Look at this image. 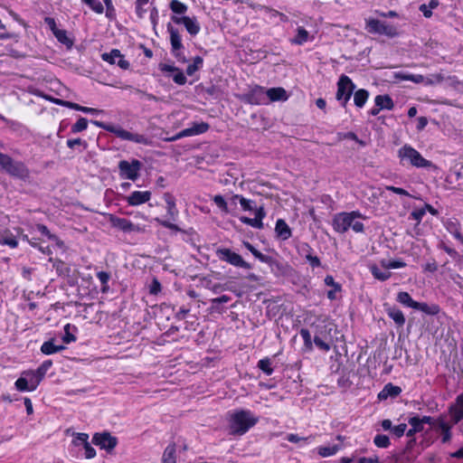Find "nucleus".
<instances>
[{
    "label": "nucleus",
    "instance_id": "nucleus-10",
    "mask_svg": "<svg viewBox=\"0 0 463 463\" xmlns=\"http://www.w3.org/2000/svg\"><path fill=\"white\" fill-rule=\"evenodd\" d=\"M9 175L21 180H25L29 177L30 172L26 165L20 161H14L13 158L8 164L7 168L5 171Z\"/></svg>",
    "mask_w": 463,
    "mask_h": 463
},
{
    "label": "nucleus",
    "instance_id": "nucleus-15",
    "mask_svg": "<svg viewBox=\"0 0 463 463\" xmlns=\"http://www.w3.org/2000/svg\"><path fill=\"white\" fill-rule=\"evenodd\" d=\"M151 198L149 191H135L126 197V201L131 206H137L148 202Z\"/></svg>",
    "mask_w": 463,
    "mask_h": 463
},
{
    "label": "nucleus",
    "instance_id": "nucleus-19",
    "mask_svg": "<svg viewBox=\"0 0 463 463\" xmlns=\"http://www.w3.org/2000/svg\"><path fill=\"white\" fill-rule=\"evenodd\" d=\"M275 232L282 241L289 239L292 235L291 229L283 219H279L276 222Z\"/></svg>",
    "mask_w": 463,
    "mask_h": 463
},
{
    "label": "nucleus",
    "instance_id": "nucleus-28",
    "mask_svg": "<svg viewBox=\"0 0 463 463\" xmlns=\"http://www.w3.org/2000/svg\"><path fill=\"white\" fill-rule=\"evenodd\" d=\"M65 349L64 345H56L53 343V339L44 342L41 346V352L46 355H50Z\"/></svg>",
    "mask_w": 463,
    "mask_h": 463
},
{
    "label": "nucleus",
    "instance_id": "nucleus-7",
    "mask_svg": "<svg viewBox=\"0 0 463 463\" xmlns=\"http://www.w3.org/2000/svg\"><path fill=\"white\" fill-rule=\"evenodd\" d=\"M216 255L221 260L228 262L234 267L243 268L247 269H251V265L250 263L243 260L241 255H239L236 252H233L230 249H218L216 250Z\"/></svg>",
    "mask_w": 463,
    "mask_h": 463
},
{
    "label": "nucleus",
    "instance_id": "nucleus-4",
    "mask_svg": "<svg viewBox=\"0 0 463 463\" xmlns=\"http://www.w3.org/2000/svg\"><path fill=\"white\" fill-rule=\"evenodd\" d=\"M91 123L99 128H101L110 132V133H113L118 137H119L123 140H128V141H132L137 144H143V145L149 144L148 138L144 135L131 133L128 130L123 129L120 127L109 125L102 121L91 120Z\"/></svg>",
    "mask_w": 463,
    "mask_h": 463
},
{
    "label": "nucleus",
    "instance_id": "nucleus-5",
    "mask_svg": "<svg viewBox=\"0 0 463 463\" xmlns=\"http://www.w3.org/2000/svg\"><path fill=\"white\" fill-rule=\"evenodd\" d=\"M366 29L371 33L383 34L388 37L398 35L397 28L377 19H369L366 21Z\"/></svg>",
    "mask_w": 463,
    "mask_h": 463
},
{
    "label": "nucleus",
    "instance_id": "nucleus-9",
    "mask_svg": "<svg viewBox=\"0 0 463 463\" xmlns=\"http://www.w3.org/2000/svg\"><path fill=\"white\" fill-rule=\"evenodd\" d=\"M243 99L251 105L267 104V91L263 87L255 86L244 95Z\"/></svg>",
    "mask_w": 463,
    "mask_h": 463
},
{
    "label": "nucleus",
    "instance_id": "nucleus-29",
    "mask_svg": "<svg viewBox=\"0 0 463 463\" xmlns=\"http://www.w3.org/2000/svg\"><path fill=\"white\" fill-rule=\"evenodd\" d=\"M302 250L305 252V258L312 268H318L321 266V261L318 257L312 254V249L307 243L302 246Z\"/></svg>",
    "mask_w": 463,
    "mask_h": 463
},
{
    "label": "nucleus",
    "instance_id": "nucleus-54",
    "mask_svg": "<svg viewBox=\"0 0 463 463\" xmlns=\"http://www.w3.org/2000/svg\"><path fill=\"white\" fill-rule=\"evenodd\" d=\"M408 422L413 428L414 431L420 432L423 430V424L420 421V418L417 416L411 417L409 419Z\"/></svg>",
    "mask_w": 463,
    "mask_h": 463
},
{
    "label": "nucleus",
    "instance_id": "nucleus-27",
    "mask_svg": "<svg viewBox=\"0 0 463 463\" xmlns=\"http://www.w3.org/2000/svg\"><path fill=\"white\" fill-rule=\"evenodd\" d=\"M375 106L381 109H392L394 103L389 95H377L374 99Z\"/></svg>",
    "mask_w": 463,
    "mask_h": 463
},
{
    "label": "nucleus",
    "instance_id": "nucleus-26",
    "mask_svg": "<svg viewBox=\"0 0 463 463\" xmlns=\"http://www.w3.org/2000/svg\"><path fill=\"white\" fill-rule=\"evenodd\" d=\"M0 243L11 248H15L18 244L15 236L6 229H0Z\"/></svg>",
    "mask_w": 463,
    "mask_h": 463
},
{
    "label": "nucleus",
    "instance_id": "nucleus-60",
    "mask_svg": "<svg viewBox=\"0 0 463 463\" xmlns=\"http://www.w3.org/2000/svg\"><path fill=\"white\" fill-rule=\"evenodd\" d=\"M66 144L69 148H74L75 146H83L85 149L88 146L87 142L85 140H82L81 138L68 139Z\"/></svg>",
    "mask_w": 463,
    "mask_h": 463
},
{
    "label": "nucleus",
    "instance_id": "nucleus-2",
    "mask_svg": "<svg viewBox=\"0 0 463 463\" xmlns=\"http://www.w3.org/2000/svg\"><path fill=\"white\" fill-rule=\"evenodd\" d=\"M360 217H362L361 213L355 211L338 213L333 219L334 230L337 232L345 233L352 228L355 232H363L364 230V223L355 221L356 218Z\"/></svg>",
    "mask_w": 463,
    "mask_h": 463
},
{
    "label": "nucleus",
    "instance_id": "nucleus-39",
    "mask_svg": "<svg viewBox=\"0 0 463 463\" xmlns=\"http://www.w3.org/2000/svg\"><path fill=\"white\" fill-rule=\"evenodd\" d=\"M370 270H371L373 276L381 281L387 280L392 275L391 272L388 270H384V271L381 270L376 265L371 266Z\"/></svg>",
    "mask_w": 463,
    "mask_h": 463
},
{
    "label": "nucleus",
    "instance_id": "nucleus-41",
    "mask_svg": "<svg viewBox=\"0 0 463 463\" xmlns=\"http://www.w3.org/2000/svg\"><path fill=\"white\" fill-rule=\"evenodd\" d=\"M307 39L308 32L303 27H298L297 36L292 40V43L295 44L302 45L307 41Z\"/></svg>",
    "mask_w": 463,
    "mask_h": 463
},
{
    "label": "nucleus",
    "instance_id": "nucleus-35",
    "mask_svg": "<svg viewBox=\"0 0 463 463\" xmlns=\"http://www.w3.org/2000/svg\"><path fill=\"white\" fill-rule=\"evenodd\" d=\"M342 447L343 446L341 444H335V445H332V446H323V447H319L317 449V451L321 457L326 458V457L335 455L339 449H342Z\"/></svg>",
    "mask_w": 463,
    "mask_h": 463
},
{
    "label": "nucleus",
    "instance_id": "nucleus-24",
    "mask_svg": "<svg viewBox=\"0 0 463 463\" xmlns=\"http://www.w3.org/2000/svg\"><path fill=\"white\" fill-rule=\"evenodd\" d=\"M437 429H439L441 431V441L443 443L449 442L451 439V425H449L448 422L444 420L443 418L440 417L437 420Z\"/></svg>",
    "mask_w": 463,
    "mask_h": 463
},
{
    "label": "nucleus",
    "instance_id": "nucleus-13",
    "mask_svg": "<svg viewBox=\"0 0 463 463\" xmlns=\"http://www.w3.org/2000/svg\"><path fill=\"white\" fill-rule=\"evenodd\" d=\"M172 21L176 24H184L191 35H196L200 32V25L195 18L189 16H172Z\"/></svg>",
    "mask_w": 463,
    "mask_h": 463
},
{
    "label": "nucleus",
    "instance_id": "nucleus-46",
    "mask_svg": "<svg viewBox=\"0 0 463 463\" xmlns=\"http://www.w3.org/2000/svg\"><path fill=\"white\" fill-rule=\"evenodd\" d=\"M258 367L267 375H271L273 373V368L271 367V362L269 358L260 360L258 363Z\"/></svg>",
    "mask_w": 463,
    "mask_h": 463
},
{
    "label": "nucleus",
    "instance_id": "nucleus-38",
    "mask_svg": "<svg viewBox=\"0 0 463 463\" xmlns=\"http://www.w3.org/2000/svg\"><path fill=\"white\" fill-rule=\"evenodd\" d=\"M49 260L52 261V259L50 258ZM52 266L60 276H69L71 272V269L61 260H53Z\"/></svg>",
    "mask_w": 463,
    "mask_h": 463
},
{
    "label": "nucleus",
    "instance_id": "nucleus-16",
    "mask_svg": "<svg viewBox=\"0 0 463 463\" xmlns=\"http://www.w3.org/2000/svg\"><path fill=\"white\" fill-rule=\"evenodd\" d=\"M209 129V124L205 122L194 123L191 128H184L179 132L182 138L205 133Z\"/></svg>",
    "mask_w": 463,
    "mask_h": 463
},
{
    "label": "nucleus",
    "instance_id": "nucleus-58",
    "mask_svg": "<svg viewBox=\"0 0 463 463\" xmlns=\"http://www.w3.org/2000/svg\"><path fill=\"white\" fill-rule=\"evenodd\" d=\"M314 343L318 348H320L323 351L327 352L330 350V345L324 341L319 335H316L314 337Z\"/></svg>",
    "mask_w": 463,
    "mask_h": 463
},
{
    "label": "nucleus",
    "instance_id": "nucleus-3",
    "mask_svg": "<svg viewBox=\"0 0 463 463\" xmlns=\"http://www.w3.org/2000/svg\"><path fill=\"white\" fill-rule=\"evenodd\" d=\"M398 157L401 162L407 161L411 165L417 168L432 167L437 169V166L431 161L425 159L419 151L410 145H404L398 150Z\"/></svg>",
    "mask_w": 463,
    "mask_h": 463
},
{
    "label": "nucleus",
    "instance_id": "nucleus-51",
    "mask_svg": "<svg viewBox=\"0 0 463 463\" xmlns=\"http://www.w3.org/2000/svg\"><path fill=\"white\" fill-rule=\"evenodd\" d=\"M52 365V362L51 360H46L34 372L38 374L40 378L43 379L47 371L51 368Z\"/></svg>",
    "mask_w": 463,
    "mask_h": 463
},
{
    "label": "nucleus",
    "instance_id": "nucleus-62",
    "mask_svg": "<svg viewBox=\"0 0 463 463\" xmlns=\"http://www.w3.org/2000/svg\"><path fill=\"white\" fill-rule=\"evenodd\" d=\"M149 0H136V12L139 17H142L146 9L144 6L148 4Z\"/></svg>",
    "mask_w": 463,
    "mask_h": 463
},
{
    "label": "nucleus",
    "instance_id": "nucleus-30",
    "mask_svg": "<svg viewBox=\"0 0 463 463\" xmlns=\"http://www.w3.org/2000/svg\"><path fill=\"white\" fill-rule=\"evenodd\" d=\"M414 309L420 310L421 312L431 316L437 315L440 310L438 305H429L425 302H417L416 307Z\"/></svg>",
    "mask_w": 463,
    "mask_h": 463
},
{
    "label": "nucleus",
    "instance_id": "nucleus-61",
    "mask_svg": "<svg viewBox=\"0 0 463 463\" xmlns=\"http://www.w3.org/2000/svg\"><path fill=\"white\" fill-rule=\"evenodd\" d=\"M89 435L86 433H77L75 439H73V444L75 446L87 444L89 441Z\"/></svg>",
    "mask_w": 463,
    "mask_h": 463
},
{
    "label": "nucleus",
    "instance_id": "nucleus-64",
    "mask_svg": "<svg viewBox=\"0 0 463 463\" xmlns=\"http://www.w3.org/2000/svg\"><path fill=\"white\" fill-rule=\"evenodd\" d=\"M425 215V208L414 210L411 213V218L420 222L423 216Z\"/></svg>",
    "mask_w": 463,
    "mask_h": 463
},
{
    "label": "nucleus",
    "instance_id": "nucleus-55",
    "mask_svg": "<svg viewBox=\"0 0 463 463\" xmlns=\"http://www.w3.org/2000/svg\"><path fill=\"white\" fill-rule=\"evenodd\" d=\"M254 257L260 261L267 263L269 266H272L276 262V260L271 256L262 254L260 250L255 254Z\"/></svg>",
    "mask_w": 463,
    "mask_h": 463
},
{
    "label": "nucleus",
    "instance_id": "nucleus-56",
    "mask_svg": "<svg viewBox=\"0 0 463 463\" xmlns=\"http://www.w3.org/2000/svg\"><path fill=\"white\" fill-rule=\"evenodd\" d=\"M173 80L178 85H184L187 80L184 72L178 68V71L173 75Z\"/></svg>",
    "mask_w": 463,
    "mask_h": 463
},
{
    "label": "nucleus",
    "instance_id": "nucleus-14",
    "mask_svg": "<svg viewBox=\"0 0 463 463\" xmlns=\"http://www.w3.org/2000/svg\"><path fill=\"white\" fill-rule=\"evenodd\" d=\"M101 57L103 61L110 64H118L121 69L127 70L129 67V62L124 59L123 55L117 49L112 50L110 52L103 53Z\"/></svg>",
    "mask_w": 463,
    "mask_h": 463
},
{
    "label": "nucleus",
    "instance_id": "nucleus-6",
    "mask_svg": "<svg viewBox=\"0 0 463 463\" xmlns=\"http://www.w3.org/2000/svg\"><path fill=\"white\" fill-rule=\"evenodd\" d=\"M354 89L355 85L352 80L346 75H341L337 82L336 99L343 100L342 104L345 107Z\"/></svg>",
    "mask_w": 463,
    "mask_h": 463
},
{
    "label": "nucleus",
    "instance_id": "nucleus-63",
    "mask_svg": "<svg viewBox=\"0 0 463 463\" xmlns=\"http://www.w3.org/2000/svg\"><path fill=\"white\" fill-rule=\"evenodd\" d=\"M406 429H407V425L405 423H401L397 426H394L392 429V433L397 437V438H401L402 436H403V434L405 433L406 431Z\"/></svg>",
    "mask_w": 463,
    "mask_h": 463
},
{
    "label": "nucleus",
    "instance_id": "nucleus-17",
    "mask_svg": "<svg viewBox=\"0 0 463 463\" xmlns=\"http://www.w3.org/2000/svg\"><path fill=\"white\" fill-rule=\"evenodd\" d=\"M385 311L390 318H392L397 326L402 327L405 324V317L401 309L396 307L385 305Z\"/></svg>",
    "mask_w": 463,
    "mask_h": 463
},
{
    "label": "nucleus",
    "instance_id": "nucleus-47",
    "mask_svg": "<svg viewBox=\"0 0 463 463\" xmlns=\"http://www.w3.org/2000/svg\"><path fill=\"white\" fill-rule=\"evenodd\" d=\"M240 221L247 225H250L256 229H262L263 228V222H259L255 217L254 218H249L247 216H241Z\"/></svg>",
    "mask_w": 463,
    "mask_h": 463
},
{
    "label": "nucleus",
    "instance_id": "nucleus-34",
    "mask_svg": "<svg viewBox=\"0 0 463 463\" xmlns=\"http://www.w3.org/2000/svg\"><path fill=\"white\" fill-rule=\"evenodd\" d=\"M22 374L27 377L29 381L30 391H34L43 380L34 371L24 372Z\"/></svg>",
    "mask_w": 463,
    "mask_h": 463
},
{
    "label": "nucleus",
    "instance_id": "nucleus-8",
    "mask_svg": "<svg viewBox=\"0 0 463 463\" xmlns=\"http://www.w3.org/2000/svg\"><path fill=\"white\" fill-rule=\"evenodd\" d=\"M141 167V163L134 159L131 163H128L126 160H122L118 164V169L120 172V175L124 178L135 181L138 177V172Z\"/></svg>",
    "mask_w": 463,
    "mask_h": 463
},
{
    "label": "nucleus",
    "instance_id": "nucleus-57",
    "mask_svg": "<svg viewBox=\"0 0 463 463\" xmlns=\"http://www.w3.org/2000/svg\"><path fill=\"white\" fill-rule=\"evenodd\" d=\"M155 221L156 222H158L160 225L167 228V229H170V230H173L175 232H180L181 229L175 223L169 222V221H166V220H161L159 218H156Z\"/></svg>",
    "mask_w": 463,
    "mask_h": 463
},
{
    "label": "nucleus",
    "instance_id": "nucleus-32",
    "mask_svg": "<svg viewBox=\"0 0 463 463\" xmlns=\"http://www.w3.org/2000/svg\"><path fill=\"white\" fill-rule=\"evenodd\" d=\"M369 97V92L364 89L356 90L354 94V105L358 108H362L366 103Z\"/></svg>",
    "mask_w": 463,
    "mask_h": 463
},
{
    "label": "nucleus",
    "instance_id": "nucleus-40",
    "mask_svg": "<svg viewBox=\"0 0 463 463\" xmlns=\"http://www.w3.org/2000/svg\"><path fill=\"white\" fill-rule=\"evenodd\" d=\"M439 5L438 0H430L429 5L422 4L420 6V11L423 14V15L427 18L432 15V9L436 8Z\"/></svg>",
    "mask_w": 463,
    "mask_h": 463
},
{
    "label": "nucleus",
    "instance_id": "nucleus-11",
    "mask_svg": "<svg viewBox=\"0 0 463 463\" xmlns=\"http://www.w3.org/2000/svg\"><path fill=\"white\" fill-rule=\"evenodd\" d=\"M92 442L101 449L111 450L117 446L118 439L116 437L111 436L110 433L103 432L96 433L93 436Z\"/></svg>",
    "mask_w": 463,
    "mask_h": 463
},
{
    "label": "nucleus",
    "instance_id": "nucleus-50",
    "mask_svg": "<svg viewBox=\"0 0 463 463\" xmlns=\"http://www.w3.org/2000/svg\"><path fill=\"white\" fill-rule=\"evenodd\" d=\"M88 128V120L85 118H80L71 127L72 133H79Z\"/></svg>",
    "mask_w": 463,
    "mask_h": 463
},
{
    "label": "nucleus",
    "instance_id": "nucleus-1",
    "mask_svg": "<svg viewBox=\"0 0 463 463\" xmlns=\"http://www.w3.org/2000/svg\"><path fill=\"white\" fill-rule=\"evenodd\" d=\"M259 419L250 411L240 410L230 414L229 429L232 435H243L253 427Z\"/></svg>",
    "mask_w": 463,
    "mask_h": 463
},
{
    "label": "nucleus",
    "instance_id": "nucleus-37",
    "mask_svg": "<svg viewBox=\"0 0 463 463\" xmlns=\"http://www.w3.org/2000/svg\"><path fill=\"white\" fill-rule=\"evenodd\" d=\"M36 229L43 234L47 236L50 240L56 242L59 247L63 246V241H61L55 234L50 232L48 228L44 224H37Z\"/></svg>",
    "mask_w": 463,
    "mask_h": 463
},
{
    "label": "nucleus",
    "instance_id": "nucleus-33",
    "mask_svg": "<svg viewBox=\"0 0 463 463\" xmlns=\"http://www.w3.org/2000/svg\"><path fill=\"white\" fill-rule=\"evenodd\" d=\"M397 301L406 307L415 308L417 301L413 300L408 292L402 291L397 295Z\"/></svg>",
    "mask_w": 463,
    "mask_h": 463
},
{
    "label": "nucleus",
    "instance_id": "nucleus-25",
    "mask_svg": "<svg viewBox=\"0 0 463 463\" xmlns=\"http://www.w3.org/2000/svg\"><path fill=\"white\" fill-rule=\"evenodd\" d=\"M324 281L326 286L333 287V289H330L327 291V298L330 300H335L336 298V296H335L336 292H340L342 289L341 285L339 283L335 282L333 276H331V275L326 276Z\"/></svg>",
    "mask_w": 463,
    "mask_h": 463
},
{
    "label": "nucleus",
    "instance_id": "nucleus-21",
    "mask_svg": "<svg viewBox=\"0 0 463 463\" xmlns=\"http://www.w3.org/2000/svg\"><path fill=\"white\" fill-rule=\"evenodd\" d=\"M402 392V389L399 386L393 385L392 383H387L383 389L378 393V399L383 401L388 397H397Z\"/></svg>",
    "mask_w": 463,
    "mask_h": 463
},
{
    "label": "nucleus",
    "instance_id": "nucleus-20",
    "mask_svg": "<svg viewBox=\"0 0 463 463\" xmlns=\"http://www.w3.org/2000/svg\"><path fill=\"white\" fill-rule=\"evenodd\" d=\"M164 200L166 203L167 216L170 220L175 221L178 215V210L176 209L175 197L171 194L165 193L164 194Z\"/></svg>",
    "mask_w": 463,
    "mask_h": 463
},
{
    "label": "nucleus",
    "instance_id": "nucleus-48",
    "mask_svg": "<svg viewBox=\"0 0 463 463\" xmlns=\"http://www.w3.org/2000/svg\"><path fill=\"white\" fill-rule=\"evenodd\" d=\"M171 10L175 14H184L187 10V6L178 0H172L170 3Z\"/></svg>",
    "mask_w": 463,
    "mask_h": 463
},
{
    "label": "nucleus",
    "instance_id": "nucleus-52",
    "mask_svg": "<svg viewBox=\"0 0 463 463\" xmlns=\"http://www.w3.org/2000/svg\"><path fill=\"white\" fill-rule=\"evenodd\" d=\"M444 80V76L441 73L431 74L425 77V85H434L440 83Z\"/></svg>",
    "mask_w": 463,
    "mask_h": 463
},
{
    "label": "nucleus",
    "instance_id": "nucleus-43",
    "mask_svg": "<svg viewBox=\"0 0 463 463\" xmlns=\"http://www.w3.org/2000/svg\"><path fill=\"white\" fill-rule=\"evenodd\" d=\"M57 40L65 44L68 48H71L73 44L72 41L67 36V33L64 30H58L55 31L54 33Z\"/></svg>",
    "mask_w": 463,
    "mask_h": 463
},
{
    "label": "nucleus",
    "instance_id": "nucleus-53",
    "mask_svg": "<svg viewBox=\"0 0 463 463\" xmlns=\"http://www.w3.org/2000/svg\"><path fill=\"white\" fill-rule=\"evenodd\" d=\"M85 4H87L94 12L97 14L103 13V5L99 2V0H82Z\"/></svg>",
    "mask_w": 463,
    "mask_h": 463
},
{
    "label": "nucleus",
    "instance_id": "nucleus-45",
    "mask_svg": "<svg viewBox=\"0 0 463 463\" xmlns=\"http://www.w3.org/2000/svg\"><path fill=\"white\" fill-rule=\"evenodd\" d=\"M97 278L99 279V280L100 281L101 285H102V288H101V291L102 292H107L108 289H109V280L110 279V274L109 272H106V271H99L97 273Z\"/></svg>",
    "mask_w": 463,
    "mask_h": 463
},
{
    "label": "nucleus",
    "instance_id": "nucleus-59",
    "mask_svg": "<svg viewBox=\"0 0 463 463\" xmlns=\"http://www.w3.org/2000/svg\"><path fill=\"white\" fill-rule=\"evenodd\" d=\"M240 204L243 211H252L254 209V202L252 200H249L241 195Z\"/></svg>",
    "mask_w": 463,
    "mask_h": 463
},
{
    "label": "nucleus",
    "instance_id": "nucleus-12",
    "mask_svg": "<svg viewBox=\"0 0 463 463\" xmlns=\"http://www.w3.org/2000/svg\"><path fill=\"white\" fill-rule=\"evenodd\" d=\"M109 221L112 227L117 228L122 232H130L138 231V228L128 219L109 214Z\"/></svg>",
    "mask_w": 463,
    "mask_h": 463
},
{
    "label": "nucleus",
    "instance_id": "nucleus-44",
    "mask_svg": "<svg viewBox=\"0 0 463 463\" xmlns=\"http://www.w3.org/2000/svg\"><path fill=\"white\" fill-rule=\"evenodd\" d=\"M213 202L217 207L224 213H230L228 203L225 201L222 195L217 194L213 197Z\"/></svg>",
    "mask_w": 463,
    "mask_h": 463
},
{
    "label": "nucleus",
    "instance_id": "nucleus-36",
    "mask_svg": "<svg viewBox=\"0 0 463 463\" xmlns=\"http://www.w3.org/2000/svg\"><path fill=\"white\" fill-rule=\"evenodd\" d=\"M203 60L201 56H195L193 59V62L186 68V74L189 76L194 75L203 66Z\"/></svg>",
    "mask_w": 463,
    "mask_h": 463
},
{
    "label": "nucleus",
    "instance_id": "nucleus-22",
    "mask_svg": "<svg viewBox=\"0 0 463 463\" xmlns=\"http://www.w3.org/2000/svg\"><path fill=\"white\" fill-rule=\"evenodd\" d=\"M267 91V101H279V100H287L288 95L287 91L281 88H270L266 90Z\"/></svg>",
    "mask_w": 463,
    "mask_h": 463
},
{
    "label": "nucleus",
    "instance_id": "nucleus-42",
    "mask_svg": "<svg viewBox=\"0 0 463 463\" xmlns=\"http://www.w3.org/2000/svg\"><path fill=\"white\" fill-rule=\"evenodd\" d=\"M373 443L382 449H386L391 445L389 437L383 434H377L373 439Z\"/></svg>",
    "mask_w": 463,
    "mask_h": 463
},
{
    "label": "nucleus",
    "instance_id": "nucleus-18",
    "mask_svg": "<svg viewBox=\"0 0 463 463\" xmlns=\"http://www.w3.org/2000/svg\"><path fill=\"white\" fill-rule=\"evenodd\" d=\"M449 413L453 424H457L463 419V395L457 398V403L449 408Z\"/></svg>",
    "mask_w": 463,
    "mask_h": 463
},
{
    "label": "nucleus",
    "instance_id": "nucleus-23",
    "mask_svg": "<svg viewBox=\"0 0 463 463\" xmlns=\"http://www.w3.org/2000/svg\"><path fill=\"white\" fill-rule=\"evenodd\" d=\"M167 30L170 33V43L174 52L183 48L181 36L178 30L174 28L170 24L167 25Z\"/></svg>",
    "mask_w": 463,
    "mask_h": 463
},
{
    "label": "nucleus",
    "instance_id": "nucleus-31",
    "mask_svg": "<svg viewBox=\"0 0 463 463\" xmlns=\"http://www.w3.org/2000/svg\"><path fill=\"white\" fill-rule=\"evenodd\" d=\"M175 451V445L169 444L163 453L162 463H176Z\"/></svg>",
    "mask_w": 463,
    "mask_h": 463
},
{
    "label": "nucleus",
    "instance_id": "nucleus-49",
    "mask_svg": "<svg viewBox=\"0 0 463 463\" xmlns=\"http://www.w3.org/2000/svg\"><path fill=\"white\" fill-rule=\"evenodd\" d=\"M16 389L20 392L30 391L29 381L25 375L21 376L15 381Z\"/></svg>",
    "mask_w": 463,
    "mask_h": 463
}]
</instances>
